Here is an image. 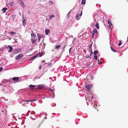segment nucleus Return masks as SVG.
Here are the masks:
<instances>
[{
    "mask_svg": "<svg viewBox=\"0 0 128 128\" xmlns=\"http://www.w3.org/2000/svg\"><path fill=\"white\" fill-rule=\"evenodd\" d=\"M92 79V77L90 75H88L87 76L86 79L84 80V82L86 83L88 82L89 80Z\"/></svg>",
    "mask_w": 128,
    "mask_h": 128,
    "instance_id": "obj_1",
    "label": "nucleus"
},
{
    "mask_svg": "<svg viewBox=\"0 0 128 128\" xmlns=\"http://www.w3.org/2000/svg\"><path fill=\"white\" fill-rule=\"evenodd\" d=\"M9 52H11L13 50V48L10 46H8L6 48Z\"/></svg>",
    "mask_w": 128,
    "mask_h": 128,
    "instance_id": "obj_2",
    "label": "nucleus"
},
{
    "mask_svg": "<svg viewBox=\"0 0 128 128\" xmlns=\"http://www.w3.org/2000/svg\"><path fill=\"white\" fill-rule=\"evenodd\" d=\"M20 78L19 77H14L12 78V80L14 81V82H17L19 81Z\"/></svg>",
    "mask_w": 128,
    "mask_h": 128,
    "instance_id": "obj_3",
    "label": "nucleus"
},
{
    "mask_svg": "<svg viewBox=\"0 0 128 128\" xmlns=\"http://www.w3.org/2000/svg\"><path fill=\"white\" fill-rule=\"evenodd\" d=\"M23 56V55L22 54H19L18 56H16V60H18L21 58H22Z\"/></svg>",
    "mask_w": 128,
    "mask_h": 128,
    "instance_id": "obj_4",
    "label": "nucleus"
},
{
    "mask_svg": "<svg viewBox=\"0 0 128 128\" xmlns=\"http://www.w3.org/2000/svg\"><path fill=\"white\" fill-rule=\"evenodd\" d=\"M21 51L20 48H17L16 50H13L14 52V54H16L20 52Z\"/></svg>",
    "mask_w": 128,
    "mask_h": 128,
    "instance_id": "obj_5",
    "label": "nucleus"
},
{
    "mask_svg": "<svg viewBox=\"0 0 128 128\" xmlns=\"http://www.w3.org/2000/svg\"><path fill=\"white\" fill-rule=\"evenodd\" d=\"M86 87L87 89L88 90H90V89L92 87V84L89 85H86Z\"/></svg>",
    "mask_w": 128,
    "mask_h": 128,
    "instance_id": "obj_6",
    "label": "nucleus"
},
{
    "mask_svg": "<svg viewBox=\"0 0 128 128\" xmlns=\"http://www.w3.org/2000/svg\"><path fill=\"white\" fill-rule=\"evenodd\" d=\"M44 86L43 85H40L38 86V87L36 88L38 90H41L44 88Z\"/></svg>",
    "mask_w": 128,
    "mask_h": 128,
    "instance_id": "obj_7",
    "label": "nucleus"
},
{
    "mask_svg": "<svg viewBox=\"0 0 128 128\" xmlns=\"http://www.w3.org/2000/svg\"><path fill=\"white\" fill-rule=\"evenodd\" d=\"M20 5L23 8H25V6L23 2L21 0H20Z\"/></svg>",
    "mask_w": 128,
    "mask_h": 128,
    "instance_id": "obj_8",
    "label": "nucleus"
},
{
    "mask_svg": "<svg viewBox=\"0 0 128 128\" xmlns=\"http://www.w3.org/2000/svg\"><path fill=\"white\" fill-rule=\"evenodd\" d=\"M36 86L32 84H30L29 86V88L31 90L33 89Z\"/></svg>",
    "mask_w": 128,
    "mask_h": 128,
    "instance_id": "obj_9",
    "label": "nucleus"
},
{
    "mask_svg": "<svg viewBox=\"0 0 128 128\" xmlns=\"http://www.w3.org/2000/svg\"><path fill=\"white\" fill-rule=\"evenodd\" d=\"M36 36V35L34 33H33L31 34V39H34L35 38Z\"/></svg>",
    "mask_w": 128,
    "mask_h": 128,
    "instance_id": "obj_10",
    "label": "nucleus"
},
{
    "mask_svg": "<svg viewBox=\"0 0 128 128\" xmlns=\"http://www.w3.org/2000/svg\"><path fill=\"white\" fill-rule=\"evenodd\" d=\"M31 41L32 42V44H35L36 42V39H34V40H33V39H31Z\"/></svg>",
    "mask_w": 128,
    "mask_h": 128,
    "instance_id": "obj_11",
    "label": "nucleus"
},
{
    "mask_svg": "<svg viewBox=\"0 0 128 128\" xmlns=\"http://www.w3.org/2000/svg\"><path fill=\"white\" fill-rule=\"evenodd\" d=\"M99 24L98 22H97L96 23L95 26L98 29H99L100 28L99 26Z\"/></svg>",
    "mask_w": 128,
    "mask_h": 128,
    "instance_id": "obj_12",
    "label": "nucleus"
},
{
    "mask_svg": "<svg viewBox=\"0 0 128 128\" xmlns=\"http://www.w3.org/2000/svg\"><path fill=\"white\" fill-rule=\"evenodd\" d=\"M45 33L46 35H48L50 32V30L48 29H46L45 30Z\"/></svg>",
    "mask_w": 128,
    "mask_h": 128,
    "instance_id": "obj_13",
    "label": "nucleus"
},
{
    "mask_svg": "<svg viewBox=\"0 0 128 128\" xmlns=\"http://www.w3.org/2000/svg\"><path fill=\"white\" fill-rule=\"evenodd\" d=\"M92 32L93 33H95L96 34H98L97 30L96 28H94L92 30Z\"/></svg>",
    "mask_w": 128,
    "mask_h": 128,
    "instance_id": "obj_14",
    "label": "nucleus"
},
{
    "mask_svg": "<svg viewBox=\"0 0 128 128\" xmlns=\"http://www.w3.org/2000/svg\"><path fill=\"white\" fill-rule=\"evenodd\" d=\"M79 16V15L78 14H76V18L78 20L80 18V17Z\"/></svg>",
    "mask_w": 128,
    "mask_h": 128,
    "instance_id": "obj_15",
    "label": "nucleus"
},
{
    "mask_svg": "<svg viewBox=\"0 0 128 128\" xmlns=\"http://www.w3.org/2000/svg\"><path fill=\"white\" fill-rule=\"evenodd\" d=\"M108 24L110 26L112 25V24L111 23V22L110 21V19H109L108 20Z\"/></svg>",
    "mask_w": 128,
    "mask_h": 128,
    "instance_id": "obj_16",
    "label": "nucleus"
},
{
    "mask_svg": "<svg viewBox=\"0 0 128 128\" xmlns=\"http://www.w3.org/2000/svg\"><path fill=\"white\" fill-rule=\"evenodd\" d=\"M23 25V26H24L26 25V22H25V20L24 19V18L22 21Z\"/></svg>",
    "mask_w": 128,
    "mask_h": 128,
    "instance_id": "obj_17",
    "label": "nucleus"
},
{
    "mask_svg": "<svg viewBox=\"0 0 128 128\" xmlns=\"http://www.w3.org/2000/svg\"><path fill=\"white\" fill-rule=\"evenodd\" d=\"M61 46L60 45H56L55 47V48L56 49L58 50L59 48L61 47Z\"/></svg>",
    "mask_w": 128,
    "mask_h": 128,
    "instance_id": "obj_18",
    "label": "nucleus"
},
{
    "mask_svg": "<svg viewBox=\"0 0 128 128\" xmlns=\"http://www.w3.org/2000/svg\"><path fill=\"white\" fill-rule=\"evenodd\" d=\"M7 10V8H3L2 10L3 11V12L4 13H5V12H6V10Z\"/></svg>",
    "mask_w": 128,
    "mask_h": 128,
    "instance_id": "obj_19",
    "label": "nucleus"
},
{
    "mask_svg": "<svg viewBox=\"0 0 128 128\" xmlns=\"http://www.w3.org/2000/svg\"><path fill=\"white\" fill-rule=\"evenodd\" d=\"M92 65V64H91V63L90 62H88L86 64V66H90Z\"/></svg>",
    "mask_w": 128,
    "mask_h": 128,
    "instance_id": "obj_20",
    "label": "nucleus"
},
{
    "mask_svg": "<svg viewBox=\"0 0 128 128\" xmlns=\"http://www.w3.org/2000/svg\"><path fill=\"white\" fill-rule=\"evenodd\" d=\"M85 1L86 0H82L81 2V4H84Z\"/></svg>",
    "mask_w": 128,
    "mask_h": 128,
    "instance_id": "obj_21",
    "label": "nucleus"
},
{
    "mask_svg": "<svg viewBox=\"0 0 128 128\" xmlns=\"http://www.w3.org/2000/svg\"><path fill=\"white\" fill-rule=\"evenodd\" d=\"M98 52V50L95 51H94V55H96Z\"/></svg>",
    "mask_w": 128,
    "mask_h": 128,
    "instance_id": "obj_22",
    "label": "nucleus"
},
{
    "mask_svg": "<svg viewBox=\"0 0 128 128\" xmlns=\"http://www.w3.org/2000/svg\"><path fill=\"white\" fill-rule=\"evenodd\" d=\"M38 56V55L36 54V56H34L32 57L33 59L34 60L36 58H37Z\"/></svg>",
    "mask_w": 128,
    "mask_h": 128,
    "instance_id": "obj_23",
    "label": "nucleus"
},
{
    "mask_svg": "<svg viewBox=\"0 0 128 128\" xmlns=\"http://www.w3.org/2000/svg\"><path fill=\"white\" fill-rule=\"evenodd\" d=\"M39 55V57H41L43 55V53L42 52L41 53H39L38 54V55Z\"/></svg>",
    "mask_w": 128,
    "mask_h": 128,
    "instance_id": "obj_24",
    "label": "nucleus"
},
{
    "mask_svg": "<svg viewBox=\"0 0 128 128\" xmlns=\"http://www.w3.org/2000/svg\"><path fill=\"white\" fill-rule=\"evenodd\" d=\"M110 48L114 52H116V51L113 48H112L111 46H110Z\"/></svg>",
    "mask_w": 128,
    "mask_h": 128,
    "instance_id": "obj_25",
    "label": "nucleus"
},
{
    "mask_svg": "<svg viewBox=\"0 0 128 128\" xmlns=\"http://www.w3.org/2000/svg\"><path fill=\"white\" fill-rule=\"evenodd\" d=\"M50 16V19L52 18H54L55 16L53 14H52Z\"/></svg>",
    "mask_w": 128,
    "mask_h": 128,
    "instance_id": "obj_26",
    "label": "nucleus"
},
{
    "mask_svg": "<svg viewBox=\"0 0 128 128\" xmlns=\"http://www.w3.org/2000/svg\"><path fill=\"white\" fill-rule=\"evenodd\" d=\"M94 58L96 60H98V57L96 55H94Z\"/></svg>",
    "mask_w": 128,
    "mask_h": 128,
    "instance_id": "obj_27",
    "label": "nucleus"
},
{
    "mask_svg": "<svg viewBox=\"0 0 128 128\" xmlns=\"http://www.w3.org/2000/svg\"><path fill=\"white\" fill-rule=\"evenodd\" d=\"M122 44V41H119V42L118 44V45L119 46H120Z\"/></svg>",
    "mask_w": 128,
    "mask_h": 128,
    "instance_id": "obj_28",
    "label": "nucleus"
},
{
    "mask_svg": "<svg viewBox=\"0 0 128 128\" xmlns=\"http://www.w3.org/2000/svg\"><path fill=\"white\" fill-rule=\"evenodd\" d=\"M38 42H39L40 41V39L41 38V36H39L38 37Z\"/></svg>",
    "mask_w": 128,
    "mask_h": 128,
    "instance_id": "obj_29",
    "label": "nucleus"
},
{
    "mask_svg": "<svg viewBox=\"0 0 128 128\" xmlns=\"http://www.w3.org/2000/svg\"><path fill=\"white\" fill-rule=\"evenodd\" d=\"M48 2L51 5H52L53 4L52 2L51 1H49Z\"/></svg>",
    "mask_w": 128,
    "mask_h": 128,
    "instance_id": "obj_30",
    "label": "nucleus"
},
{
    "mask_svg": "<svg viewBox=\"0 0 128 128\" xmlns=\"http://www.w3.org/2000/svg\"><path fill=\"white\" fill-rule=\"evenodd\" d=\"M10 33L11 34H15L16 33V32H10Z\"/></svg>",
    "mask_w": 128,
    "mask_h": 128,
    "instance_id": "obj_31",
    "label": "nucleus"
},
{
    "mask_svg": "<svg viewBox=\"0 0 128 128\" xmlns=\"http://www.w3.org/2000/svg\"><path fill=\"white\" fill-rule=\"evenodd\" d=\"M30 100V102H32L33 101H36V100L32 99V100Z\"/></svg>",
    "mask_w": 128,
    "mask_h": 128,
    "instance_id": "obj_32",
    "label": "nucleus"
},
{
    "mask_svg": "<svg viewBox=\"0 0 128 128\" xmlns=\"http://www.w3.org/2000/svg\"><path fill=\"white\" fill-rule=\"evenodd\" d=\"M72 48H70L69 50V52L70 53L71 52V49Z\"/></svg>",
    "mask_w": 128,
    "mask_h": 128,
    "instance_id": "obj_33",
    "label": "nucleus"
},
{
    "mask_svg": "<svg viewBox=\"0 0 128 128\" xmlns=\"http://www.w3.org/2000/svg\"><path fill=\"white\" fill-rule=\"evenodd\" d=\"M82 10H81V12L80 13V16H82Z\"/></svg>",
    "mask_w": 128,
    "mask_h": 128,
    "instance_id": "obj_34",
    "label": "nucleus"
},
{
    "mask_svg": "<svg viewBox=\"0 0 128 128\" xmlns=\"http://www.w3.org/2000/svg\"><path fill=\"white\" fill-rule=\"evenodd\" d=\"M42 68V66H41V65H40V66H39V68L40 70L41 69V68Z\"/></svg>",
    "mask_w": 128,
    "mask_h": 128,
    "instance_id": "obj_35",
    "label": "nucleus"
},
{
    "mask_svg": "<svg viewBox=\"0 0 128 128\" xmlns=\"http://www.w3.org/2000/svg\"><path fill=\"white\" fill-rule=\"evenodd\" d=\"M91 98H90V99H91V100H92L94 98V97H93V96H91Z\"/></svg>",
    "mask_w": 128,
    "mask_h": 128,
    "instance_id": "obj_36",
    "label": "nucleus"
},
{
    "mask_svg": "<svg viewBox=\"0 0 128 128\" xmlns=\"http://www.w3.org/2000/svg\"><path fill=\"white\" fill-rule=\"evenodd\" d=\"M30 100H26L25 101V102H30Z\"/></svg>",
    "mask_w": 128,
    "mask_h": 128,
    "instance_id": "obj_37",
    "label": "nucleus"
},
{
    "mask_svg": "<svg viewBox=\"0 0 128 128\" xmlns=\"http://www.w3.org/2000/svg\"><path fill=\"white\" fill-rule=\"evenodd\" d=\"M2 69L3 68L2 67H1L0 68V72L2 70Z\"/></svg>",
    "mask_w": 128,
    "mask_h": 128,
    "instance_id": "obj_38",
    "label": "nucleus"
},
{
    "mask_svg": "<svg viewBox=\"0 0 128 128\" xmlns=\"http://www.w3.org/2000/svg\"><path fill=\"white\" fill-rule=\"evenodd\" d=\"M45 62V61L44 60H42V62H43V63H44V62Z\"/></svg>",
    "mask_w": 128,
    "mask_h": 128,
    "instance_id": "obj_39",
    "label": "nucleus"
},
{
    "mask_svg": "<svg viewBox=\"0 0 128 128\" xmlns=\"http://www.w3.org/2000/svg\"><path fill=\"white\" fill-rule=\"evenodd\" d=\"M37 36H38V37L39 36H40L39 35V34H37Z\"/></svg>",
    "mask_w": 128,
    "mask_h": 128,
    "instance_id": "obj_40",
    "label": "nucleus"
},
{
    "mask_svg": "<svg viewBox=\"0 0 128 128\" xmlns=\"http://www.w3.org/2000/svg\"><path fill=\"white\" fill-rule=\"evenodd\" d=\"M98 61L99 62L98 64H100L99 62H101L100 61V60H98Z\"/></svg>",
    "mask_w": 128,
    "mask_h": 128,
    "instance_id": "obj_41",
    "label": "nucleus"
},
{
    "mask_svg": "<svg viewBox=\"0 0 128 128\" xmlns=\"http://www.w3.org/2000/svg\"><path fill=\"white\" fill-rule=\"evenodd\" d=\"M94 34L93 33L92 34V36L93 37V36H94Z\"/></svg>",
    "mask_w": 128,
    "mask_h": 128,
    "instance_id": "obj_42",
    "label": "nucleus"
},
{
    "mask_svg": "<svg viewBox=\"0 0 128 128\" xmlns=\"http://www.w3.org/2000/svg\"><path fill=\"white\" fill-rule=\"evenodd\" d=\"M32 58H32H32H30V59H31V60H34V59H33Z\"/></svg>",
    "mask_w": 128,
    "mask_h": 128,
    "instance_id": "obj_43",
    "label": "nucleus"
},
{
    "mask_svg": "<svg viewBox=\"0 0 128 128\" xmlns=\"http://www.w3.org/2000/svg\"><path fill=\"white\" fill-rule=\"evenodd\" d=\"M29 61H30V60H32L30 58V59L28 60Z\"/></svg>",
    "mask_w": 128,
    "mask_h": 128,
    "instance_id": "obj_44",
    "label": "nucleus"
},
{
    "mask_svg": "<svg viewBox=\"0 0 128 128\" xmlns=\"http://www.w3.org/2000/svg\"><path fill=\"white\" fill-rule=\"evenodd\" d=\"M90 51L91 52H92V54H93V53H92V50H90Z\"/></svg>",
    "mask_w": 128,
    "mask_h": 128,
    "instance_id": "obj_45",
    "label": "nucleus"
},
{
    "mask_svg": "<svg viewBox=\"0 0 128 128\" xmlns=\"http://www.w3.org/2000/svg\"><path fill=\"white\" fill-rule=\"evenodd\" d=\"M28 14H30V12H28Z\"/></svg>",
    "mask_w": 128,
    "mask_h": 128,
    "instance_id": "obj_46",
    "label": "nucleus"
},
{
    "mask_svg": "<svg viewBox=\"0 0 128 128\" xmlns=\"http://www.w3.org/2000/svg\"><path fill=\"white\" fill-rule=\"evenodd\" d=\"M34 39H36L35 38L33 39V40H34Z\"/></svg>",
    "mask_w": 128,
    "mask_h": 128,
    "instance_id": "obj_47",
    "label": "nucleus"
},
{
    "mask_svg": "<svg viewBox=\"0 0 128 128\" xmlns=\"http://www.w3.org/2000/svg\"><path fill=\"white\" fill-rule=\"evenodd\" d=\"M65 48V46L64 47V48Z\"/></svg>",
    "mask_w": 128,
    "mask_h": 128,
    "instance_id": "obj_48",
    "label": "nucleus"
}]
</instances>
